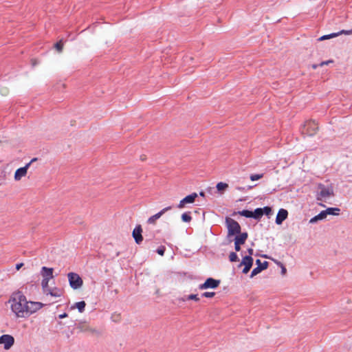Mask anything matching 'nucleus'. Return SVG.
I'll return each mask as SVG.
<instances>
[{
  "instance_id": "obj_18",
  "label": "nucleus",
  "mask_w": 352,
  "mask_h": 352,
  "mask_svg": "<svg viewBox=\"0 0 352 352\" xmlns=\"http://www.w3.org/2000/svg\"><path fill=\"white\" fill-rule=\"evenodd\" d=\"M253 258L250 256H245L243 259H242V261L241 262V263L239 265V267H241L242 265H244V266H248L250 267H252V265H253Z\"/></svg>"
},
{
  "instance_id": "obj_28",
  "label": "nucleus",
  "mask_w": 352,
  "mask_h": 352,
  "mask_svg": "<svg viewBox=\"0 0 352 352\" xmlns=\"http://www.w3.org/2000/svg\"><path fill=\"white\" fill-rule=\"evenodd\" d=\"M338 36V34H337V33H331L330 34L322 36L321 37H320L318 38V41H321L332 38L336 37Z\"/></svg>"
},
{
  "instance_id": "obj_43",
  "label": "nucleus",
  "mask_w": 352,
  "mask_h": 352,
  "mask_svg": "<svg viewBox=\"0 0 352 352\" xmlns=\"http://www.w3.org/2000/svg\"><path fill=\"white\" fill-rule=\"evenodd\" d=\"M23 265V263H17L16 265V269L17 270H19V269H21V267Z\"/></svg>"
},
{
  "instance_id": "obj_8",
  "label": "nucleus",
  "mask_w": 352,
  "mask_h": 352,
  "mask_svg": "<svg viewBox=\"0 0 352 352\" xmlns=\"http://www.w3.org/2000/svg\"><path fill=\"white\" fill-rule=\"evenodd\" d=\"M14 343V338L13 336L8 334H4L0 336V344L4 345L6 350L10 349L13 346Z\"/></svg>"
},
{
  "instance_id": "obj_42",
  "label": "nucleus",
  "mask_w": 352,
  "mask_h": 352,
  "mask_svg": "<svg viewBox=\"0 0 352 352\" xmlns=\"http://www.w3.org/2000/svg\"><path fill=\"white\" fill-rule=\"evenodd\" d=\"M66 317H67V314H66V313H63V314H60L58 316V318H60V319L65 318Z\"/></svg>"
},
{
  "instance_id": "obj_37",
  "label": "nucleus",
  "mask_w": 352,
  "mask_h": 352,
  "mask_svg": "<svg viewBox=\"0 0 352 352\" xmlns=\"http://www.w3.org/2000/svg\"><path fill=\"white\" fill-rule=\"evenodd\" d=\"M278 264H279V265H280V267H281V274H282L283 275H285V274H286V272H287V269H286V267H285V266H284V265H283L280 262H279V263H278Z\"/></svg>"
},
{
  "instance_id": "obj_20",
  "label": "nucleus",
  "mask_w": 352,
  "mask_h": 352,
  "mask_svg": "<svg viewBox=\"0 0 352 352\" xmlns=\"http://www.w3.org/2000/svg\"><path fill=\"white\" fill-rule=\"evenodd\" d=\"M236 214L247 218H252V211L248 210H243L241 211L234 212L232 215H235Z\"/></svg>"
},
{
  "instance_id": "obj_25",
  "label": "nucleus",
  "mask_w": 352,
  "mask_h": 352,
  "mask_svg": "<svg viewBox=\"0 0 352 352\" xmlns=\"http://www.w3.org/2000/svg\"><path fill=\"white\" fill-rule=\"evenodd\" d=\"M46 294L54 297H59L61 296V292L60 289L57 288H54V289H49L48 292Z\"/></svg>"
},
{
  "instance_id": "obj_16",
  "label": "nucleus",
  "mask_w": 352,
  "mask_h": 352,
  "mask_svg": "<svg viewBox=\"0 0 352 352\" xmlns=\"http://www.w3.org/2000/svg\"><path fill=\"white\" fill-rule=\"evenodd\" d=\"M248 238V234L247 232H241L240 234L235 235L234 242L243 245L245 243Z\"/></svg>"
},
{
  "instance_id": "obj_46",
  "label": "nucleus",
  "mask_w": 352,
  "mask_h": 352,
  "mask_svg": "<svg viewBox=\"0 0 352 352\" xmlns=\"http://www.w3.org/2000/svg\"><path fill=\"white\" fill-rule=\"evenodd\" d=\"M36 158H33L29 163H30V164L33 162H35L36 161Z\"/></svg>"
},
{
  "instance_id": "obj_44",
  "label": "nucleus",
  "mask_w": 352,
  "mask_h": 352,
  "mask_svg": "<svg viewBox=\"0 0 352 352\" xmlns=\"http://www.w3.org/2000/svg\"><path fill=\"white\" fill-rule=\"evenodd\" d=\"M199 195H200V196H201V197H204V196H205V192H203V191H201V192H199Z\"/></svg>"
},
{
  "instance_id": "obj_15",
  "label": "nucleus",
  "mask_w": 352,
  "mask_h": 352,
  "mask_svg": "<svg viewBox=\"0 0 352 352\" xmlns=\"http://www.w3.org/2000/svg\"><path fill=\"white\" fill-rule=\"evenodd\" d=\"M53 268H50L47 267H43L41 268V274L43 276V278H47L50 280L53 278Z\"/></svg>"
},
{
  "instance_id": "obj_24",
  "label": "nucleus",
  "mask_w": 352,
  "mask_h": 352,
  "mask_svg": "<svg viewBox=\"0 0 352 352\" xmlns=\"http://www.w3.org/2000/svg\"><path fill=\"white\" fill-rule=\"evenodd\" d=\"M340 211V209L338 208H328L327 210H325L327 215V214L338 215Z\"/></svg>"
},
{
  "instance_id": "obj_9",
  "label": "nucleus",
  "mask_w": 352,
  "mask_h": 352,
  "mask_svg": "<svg viewBox=\"0 0 352 352\" xmlns=\"http://www.w3.org/2000/svg\"><path fill=\"white\" fill-rule=\"evenodd\" d=\"M256 264L257 265V267L254 268L253 270L251 272L250 277L252 278L254 276L257 275L260 272H261L263 270H265L268 267V262L264 261L261 262V260L257 259L256 261Z\"/></svg>"
},
{
  "instance_id": "obj_12",
  "label": "nucleus",
  "mask_w": 352,
  "mask_h": 352,
  "mask_svg": "<svg viewBox=\"0 0 352 352\" xmlns=\"http://www.w3.org/2000/svg\"><path fill=\"white\" fill-rule=\"evenodd\" d=\"M142 228L141 225H138L133 230V237L135 239V241L137 244H140L141 242L143 241V237L142 235Z\"/></svg>"
},
{
  "instance_id": "obj_17",
  "label": "nucleus",
  "mask_w": 352,
  "mask_h": 352,
  "mask_svg": "<svg viewBox=\"0 0 352 352\" xmlns=\"http://www.w3.org/2000/svg\"><path fill=\"white\" fill-rule=\"evenodd\" d=\"M76 329H79L80 332L91 331L94 333L96 331L95 329L90 328L85 322H79L76 326Z\"/></svg>"
},
{
  "instance_id": "obj_31",
  "label": "nucleus",
  "mask_w": 352,
  "mask_h": 352,
  "mask_svg": "<svg viewBox=\"0 0 352 352\" xmlns=\"http://www.w3.org/2000/svg\"><path fill=\"white\" fill-rule=\"evenodd\" d=\"M229 260L230 262H236L239 261V257L236 252H232L229 254Z\"/></svg>"
},
{
  "instance_id": "obj_2",
  "label": "nucleus",
  "mask_w": 352,
  "mask_h": 352,
  "mask_svg": "<svg viewBox=\"0 0 352 352\" xmlns=\"http://www.w3.org/2000/svg\"><path fill=\"white\" fill-rule=\"evenodd\" d=\"M226 225L228 229V237L235 236L240 234L241 232V227L240 224L234 219L230 217H226Z\"/></svg>"
},
{
  "instance_id": "obj_6",
  "label": "nucleus",
  "mask_w": 352,
  "mask_h": 352,
  "mask_svg": "<svg viewBox=\"0 0 352 352\" xmlns=\"http://www.w3.org/2000/svg\"><path fill=\"white\" fill-rule=\"evenodd\" d=\"M220 280H217L213 278H208L206 281L199 285V289H215L220 285Z\"/></svg>"
},
{
  "instance_id": "obj_33",
  "label": "nucleus",
  "mask_w": 352,
  "mask_h": 352,
  "mask_svg": "<svg viewBox=\"0 0 352 352\" xmlns=\"http://www.w3.org/2000/svg\"><path fill=\"white\" fill-rule=\"evenodd\" d=\"M165 251H166V248H165V246H164V245H161V246H160V247L157 249V250H156L157 253L158 254H160V256H164V253H165Z\"/></svg>"
},
{
  "instance_id": "obj_27",
  "label": "nucleus",
  "mask_w": 352,
  "mask_h": 352,
  "mask_svg": "<svg viewBox=\"0 0 352 352\" xmlns=\"http://www.w3.org/2000/svg\"><path fill=\"white\" fill-rule=\"evenodd\" d=\"M49 281L50 280L47 278H43L41 281V285L45 293H47L49 289H50L48 286Z\"/></svg>"
},
{
  "instance_id": "obj_49",
  "label": "nucleus",
  "mask_w": 352,
  "mask_h": 352,
  "mask_svg": "<svg viewBox=\"0 0 352 352\" xmlns=\"http://www.w3.org/2000/svg\"><path fill=\"white\" fill-rule=\"evenodd\" d=\"M320 206H323V207H324V204H320Z\"/></svg>"
},
{
  "instance_id": "obj_1",
  "label": "nucleus",
  "mask_w": 352,
  "mask_h": 352,
  "mask_svg": "<svg viewBox=\"0 0 352 352\" xmlns=\"http://www.w3.org/2000/svg\"><path fill=\"white\" fill-rule=\"evenodd\" d=\"M10 301L12 302V311L17 317H28V314L26 312L28 300L25 296L21 292L14 293L11 297Z\"/></svg>"
},
{
  "instance_id": "obj_39",
  "label": "nucleus",
  "mask_w": 352,
  "mask_h": 352,
  "mask_svg": "<svg viewBox=\"0 0 352 352\" xmlns=\"http://www.w3.org/2000/svg\"><path fill=\"white\" fill-rule=\"evenodd\" d=\"M241 245L242 244H240L239 243L234 242V250H235L236 252H239L241 250Z\"/></svg>"
},
{
  "instance_id": "obj_7",
  "label": "nucleus",
  "mask_w": 352,
  "mask_h": 352,
  "mask_svg": "<svg viewBox=\"0 0 352 352\" xmlns=\"http://www.w3.org/2000/svg\"><path fill=\"white\" fill-rule=\"evenodd\" d=\"M43 307V304L39 302L28 301V305L26 307V312L28 317L31 314L35 313Z\"/></svg>"
},
{
  "instance_id": "obj_3",
  "label": "nucleus",
  "mask_w": 352,
  "mask_h": 352,
  "mask_svg": "<svg viewBox=\"0 0 352 352\" xmlns=\"http://www.w3.org/2000/svg\"><path fill=\"white\" fill-rule=\"evenodd\" d=\"M318 130V123H316L315 120H308L305 122L301 129V131L302 134H305L309 136H313L317 133Z\"/></svg>"
},
{
  "instance_id": "obj_32",
  "label": "nucleus",
  "mask_w": 352,
  "mask_h": 352,
  "mask_svg": "<svg viewBox=\"0 0 352 352\" xmlns=\"http://www.w3.org/2000/svg\"><path fill=\"white\" fill-rule=\"evenodd\" d=\"M263 174H252L250 175V178L252 181H256L263 178Z\"/></svg>"
},
{
  "instance_id": "obj_4",
  "label": "nucleus",
  "mask_w": 352,
  "mask_h": 352,
  "mask_svg": "<svg viewBox=\"0 0 352 352\" xmlns=\"http://www.w3.org/2000/svg\"><path fill=\"white\" fill-rule=\"evenodd\" d=\"M318 188V191L316 195L317 200L322 201L324 199L333 195L332 187H326L324 184H319Z\"/></svg>"
},
{
  "instance_id": "obj_14",
  "label": "nucleus",
  "mask_w": 352,
  "mask_h": 352,
  "mask_svg": "<svg viewBox=\"0 0 352 352\" xmlns=\"http://www.w3.org/2000/svg\"><path fill=\"white\" fill-rule=\"evenodd\" d=\"M288 212L287 210L281 208L278 210L276 217V223L280 225L287 218Z\"/></svg>"
},
{
  "instance_id": "obj_23",
  "label": "nucleus",
  "mask_w": 352,
  "mask_h": 352,
  "mask_svg": "<svg viewBox=\"0 0 352 352\" xmlns=\"http://www.w3.org/2000/svg\"><path fill=\"white\" fill-rule=\"evenodd\" d=\"M190 300H192L196 302H198V301H199L200 298H199L197 294H190V295L186 296L184 298H182L181 299H179V300H182V301Z\"/></svg>"
},
{
  "instance_id": "obj_48",
  "label": "nucleus",
  "mask_w": 352,
  "mask_h": 352,
  "mask_svg": "<svg viewBox=\"0 0 352 352\" xmlns=\"http://www.w3.org/2000/svg\"><path fill=\"white\" fill-rule=\"evenodd\" d=\"M144 159H145V157H144L141 156V160H144Z\"/></svg>"
},
{
  "instance_id": "obj_45",
  "label": "nucleus",
  "mask_w": 352,
  "mask_h": 352,
  "mask_svg": "<svg viewBox=\"0 0 352 352\" xmlns=\"http://www.w3.org/2000/svg\"><path fill=\"white\" fill-rule=\"evenodd\" d=\"M318 66H320L319 65H312V68L313 69H316Z\"/></svg>"
},
{
  "instance_id": "obj_40",
  "label": "nucleus",
  "mask_w": 352,
  "mask_h": 352,
  "mask_svg": "<svg viewBox=\"0 0 352 352\" xmlns=\"http://www.w3.org/2000/svg\"><path fill=\"white\" fill-rule=\"evenodd\" d=\"M252 267H250L248 266H244V268L243 269V271L242 272L243 274H247L251 269Z\"/></svg>"
},
{
  "instance_id": "obj_26",
  "label": "nucleus",
  "mask_w": 352,
  "mask_h": 352,
  "mask_svg": "<svg viewBox=\"0 0 352 352\" xmlns=\"http://www.w3.org/2000/svg\"><path fill=\"white\" fill-rule=\"evenodd\" d=\"M190 212H186L182 214V220L184 222L189 223L192 220V217L190 215Z\"/></svg>"
},
{
  "instance_id": "obj_36",
  "label": "nucleus",
  "mask_w": 352,
  "mask_h": 352,
  "mask_svg": "<svg viewBox=\"0 0 352 352\" xmlns=\"http://www.w3.org/2000/svg\"><path fill=\"white\" fill-rule=\"evenodd\" d=\"M337 34H338V36H339V35H340V34L349 35V34H352V29H351V30H341L340 32H337Z\"/></svg>"
},
{
  "instance_id": "obj_11",
  "label": "nucleus",
  "mask_w": 352,
  "mask_h": 352,
  "mask_svg": "<svg viewBox=\"0 0 352 352\" xmlns=\"http://www.w3.org/2000/svg\"><path fill=\"white\" fill-rule=\"evenodd\" d=\"M172 209V206H168L163 208L159 212L149 217L147 220V223L149 224H155L156 221L160 219L166 212Z\"/></svg>"
},
{
  "instance_id": "obj_21",
  "label": "nucleus",
  "mask_w": 352,
  "mask_h": 352,
  "mask_svg": "<svg viewBox=\"0 0 352 352\" xmlns=\"http://www.w3.org/2000/svg\"><path fill=\"white\" fill-rule=\"evenodd\" d=\"M263 217L262 210L261 208H256L254 211H252V218L256 220H260V219Z\"/></svg>"
},
{
  "instance_id": "obj_34",
  "label": "nucleus",
  "mask_w": 352,
  "mask_h": 352,
  "mask_svg": "<svg viewBox=\"0 0 352 352\" xmlns=\"http://www.w3.org/2000/svg\"><path fill=\"white\" fill-rule=\"evenodd\" d=\"M215 295V292H204L202 294H201V296L202 297H205V298H212L214 297Z\"/></svg>"
},
{
  "instance_id": "obj_13",
  "label": "nucleus",
  "mask_w": 352,
  "mask_h": 352,
  "mask_svg": "<svg viewBox=\"0 0 352 352\" xmlns=\"http://www.w3.org/2000/svg\"><path fill=\"white\" fill-rule=\"evenodd\" d=\"M30 166V163H28L25 166L18 168L14 173V179L19 181L23 177H25Z\"/></svg>"
},
{
  "instance_id": "obj_22",
  "label": "nucleus",
  "mask_w": 352,
  "mask_h": 352,
  "mask_svg": "<svg viewBox=\"0 0 352 352\" xmlns=\"http://www.w3.org/2000/svg\"><path fill=\"white\" fill-rule=\"evenodd\" d=\"M86 306V303L85 301H80L76 302L75 305L72 307V308L76 307L80 313H82L85 311V308Z\"/></svg>"
},
{
  "instance_id": "obj_38",
  "label": "nucleus",
  "mask_w": 352,
  "mask_h": 352,
  "mask_svg": "<svg viewBox=\"0 0 352 352\" xmlns=\"http://www.w3.org/2000/svg\"><path fill=\"white\" fill-rule=\"evenodd\" d=\"M333 60H326V61H322V62H321V63L319 64V65H320V67H322V66H324V65H329V63H333Z\"/></svg>"
},
{
  "instance_id": "obj_35",
  "label": "nucleus",
  "mask_w": 352,
  "mask_h": 352,
  "mask_svg": "<svg viewBox=\"0 0 352 352\" xmlns=\"http://www.w3.org/2000/svg\"><path fill=\"white\" fill-rule=\"evenodd\" d=\"M54 47L57 50L58 52H60L63 50V43H62L61 41H60L55 44Z\"/></svg>"
},
{
  "instance_id": "obj_41",
  "label": "nucleus",
  "mask_w": 352,
  "mask_h": 352,
  "mask_svg": "<svg viewBox=\"0 0 352 352\" xmlns=\"http://www.w3.org/2000/svg\"><path fill=\"white\" fill-rule=\"evenodd\" d=\"M247 252L248 253V256H252V255L254 254V250L252 248H248L247 250Z\"/></svg>"
},
{
  "instance_id": "obj_19",
  "label": "nucleus",
  "mask_w": 352,
  "mask_h": 352,
  "mask_svg": "<svg viewBox=\"0 0 352 352\" xmlns=\"http://www.w3.org/2000/svg\"><path fill=\"white\" fill-rule=\"evenodd\" d=\"M326 217H327L326 212H325V210H322L318 214H317L316 216L312 217L309 220V223H315L318 221L322 220V219H325Z\"/></svg>"
},
{
  "instance_id": "obj_5",
  "label": "nucleus",
  "mask_w": 352,
  "mask_h": 352,
  "mask_svg": "<svg viewBox=\"0 0 352 352\" xmlns=\"http://www.w3.org/2000/svg\"><path fill=\"white\" fill-rule=\"evenodd\" d=\"M70 287L74 289H77L82 286L83 280L76 273L69 272L67 274Z\"/></svg>"
},
{
  "instance_id": "obj_29",
  "label": "nucleus",
  "mask_w": 352,
  "mask_h": 352,
  "mask_svg": "<svg viewBox=\"0 0 352 352\" xmlns=\"http://www.w3.org/2000/svg\"><path fill=\"white\" fill-rule=\"evenodd\" d=\"M216 187H217V189L218 191L222 192V191L225 190L228 187V185L223 182H219L217 184Z\"/></svg>"
},
{
  "instance_id": "obj_10",
  "label": "nucleus",
  "mask_w": 352,
  "mask_h": 352,
  "mask_svg": "<svg viewBox=\"0 0 352 352\" xmlns=\"http://www.w3.org/2000/svg\"><path fill=\"white\" fill-rule=\"evenodd\" d=\"M197 197V194L196 192H193L186 197H185L183 199H182L178 206V208H183L186 204H192L195 201V199Z\"/></svg>"
},
{
  "instance_id": "obj_30",
  "label": "nucleus",
  "mask_w": 352,
  "mask_h": 352,
  "mask_svg": "<svg viewBox=\"0 0 352 352\" xmlns=\"http://www.w3.org/2000/svg\"><path fill=\"white\" fill-rule=\"evenodd\" d=\"M262 210V214H265L267 216H270L272 213V210L270 206H265L264 208H261Z\"/></svg>"
},
{
  "instance_id": "obj_47",
  "label": "nucleus",
  "mask_w": 352,
  "mask_h": 352,
  "mask_svg": "<svg viewBox=\"0 0 352 352\" xmlns=\"http://www.w3.org/2000/svg\"><path fill=\"white\" fill-rule=\"evenodd\" d=\"M236 188L239 190H243L245 189L243 187H237Z\"/></svg>"
}]
</instances>
